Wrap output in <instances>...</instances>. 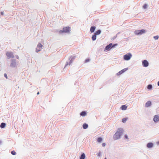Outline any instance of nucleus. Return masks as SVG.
<instances>
[{
    "instance_id": "nucleus-1",
    "label": "nucleus",
    "mask_w": 159,
    "mask_h": 159,
    "mask_svg": "<svg viewBox=\"0 0 159 159\" xmlns=\"http://www.w3.org/2000/svg\"><path fill=\"white\" fill-rule=\"evenodd\" d=\"M123 133V130L121 129H119L115 133L113 137L114 140L118 139L120 138V136Z\"/></svg>"
},
{
    "instance_id": "nucleus-2",
    "label": "nucleus",
    "mask_w": 159,
    "mask_h": 159,
    "mask_svg": "<svg viewBox=\"0 0 159 159\" xmlns=\"http://www.w3.org/2000/svg\"><path fill=\"white\" fill-rule=\"evenodd\" d=\"M132 55L130 53H128L124 55L123 57L124 59L125 60H129L131 57Z\"/></svg>"
},
{
    "instance_id": "nucleus-3",
    "label": "nucleus",
    "mask_w": 159,
    "mask_h": 159,
    "mask_svg": "<svg viewBox=\"0 0 159 159\" xmlns=\"http://www.w3.org/2000/svg\"><path fill=\"white\" fill-rule=\"evenodd\" d=\"M70 27H65L62 30H60L59 33H61L62 32L68 33L70 32Z\"/></svg>"
},
{
    "instance_id": "nucleus-4",
    "label": "nucleus",
    "mask_w": 159,
    "mask_h": 159,
    "mask_svg": "<svg viewBox=\"0 0 159 159\" xmlns=\"http://www.w3.org/2000/svg\"><path fill=\"white\" fill-rule=\"evenodd\" d=\"M145 32V30H136L135 31L134 33L135 34L138 35L139 34H142Z\"/></svg>"
},
{
    "instance_id": "nucleus-5",
    "label": "nucleus",
    "mask_w": 159,
    "mask_h": 159,
    "mask_svg": "<svg viewBox=\"0 0 159 159\" xmlns=\"http://www.w3.org/2000/svg\"><path fill=\"white\" fill-rule=\"evenodd\" d=\"M6 55L9 58H14V57L13 53L12 52H7L6 53Z\"/></svg>"
},
{
    "instance_id": "nucleus-6",
    "label": "nucleus",
    "mask_w": 159,
    "mask_h": 159,
    "mask_svg": "<svg viewBox=\"0 0 159 159\" xmlns=\"http://www.w3.org/2000/svg\"><path fill=\"white\" fill-rule=\"evenodd\" d=\"M43 45L41 44V43H39L37 47L36 48V52H38L39 51H40L43 47Z\"/></svg>"
},
{
    "instance_id": "nucleus-7",
    "label": "nucleus",
    "mask_w": 159,
    "mask_h": 159,
    "mask_svg": "<svg viewBox=\"0 0 159 159\" xmlns=\"http://www.w3.org/2000/svg\"><path fill=\"white\" fill-rule=\"evenodd\" d=\"M127 70V69L126 68H125L121 70H120V71L118 73H117V75L118 76L120 75L123 73L124 72H125Z\"/></svg>"
},
{
    "instance_id": "nucleus-8",
    "label": "nucleus",
    "mask_w": 159,
    "mask_h": 159,
    "mask_svg": "<svg viewBox=\"0 0 159 159\" xmlns=\"http://www.w3.org/2000/svg\"><path fill=\"white\" fill-rule=\"evenodd\" d=\"M112 43H110L105 48V49L106 50H109L111 49L112 47H114V46L115 45H114L112 47Z\"/></svg>"
},
{
    "instance_id": "nucleus-9",
    "label": "nucleus",
    "mask_w": 159,
    "mask_h": 159,
    "mask_svg": "<svg viewBox=\"0 0 159 159\" xmlns=\"http://www.w3.org/2000/svg\"><path fill=\"white\" fill-rule=\"evenodd\" d=\"M148 62L146 60H144L143 62V65L144 67H147L148 66Z\"/></svg>"
},
{
    "instance_id": "nucleus-10",
    "label": "nucleus",
    "mask_w": 159,
    "mask_h": 159,
    "mask_svg": "<svg viewBox=\"0 0 159 159\" xmlns=\"http://www.w3.org/2000/svg\"><path fill=\"white\" fill-rule=\"evenodd\" d=\"M153 120L155 122H157L159 120V116L157 115H155L154 116Z\"/></svg>"
},
{
    "instance_id": "nucleus-11",
    "label": "nucleus",
    "mask_w": 159,
    "mask_h": 159,
    "mask_svg": "<svg viewBox=\"0 0 159 159\" xmlns=\"http://www.w3.org/2000/svg\"><path fill=\"white\" fill-rule=\"evenodd\" d=\"M153 146V144L152 143H149L147 144V146L148 148H152Z\"/></svg>"
},
{
    "instance_id": "nucleus-12",
    "label": "nucleus",
    "mask_w": 159,
    "mask_h": 159,
    "mask_svg": "<svg viewBox=\"0 0 159 159\" xmlns=\"http://www.w3.org/2000/svg\"><path fill=\"white\" fill-rule=\"evenodd\" d=\"M151 102L150 101H148L145 104V106L146 107H148L151 106Z\"/></svg>"
},
{
    "instance_id": "nucleus-13",
    "label": "nucleus",
    "mask_w": 159,
    "mask_h": 159,
    "mask_svg": "<svg viewBox=\"0 0 159 159\" xmlns=\"http://www.w3.org/2000/svg\"><path fill=\"white\" fill-rule=\"evenodd\" d=\"M96 29V27L95 26H92L90 29V31L91 33H93L95 29Z\"/></svg>"
},
{
    "instance_id": "nucleus-14",
    "label": "nucleus",
    "mask_w": 159,
    "mask_h": 159,
    "mask_svg": "<svg viewBox=\"0 0 159 159\" xmlns=\"http://www.w3.org/2000/svg\"><path fill=\"white\" fill-rule=\"evenodd\" d=\"M121 109L123 110H125L127 109V107L125 105H123L121 107Z\"/></svg>"
},
{
    "instance_id": "nucleus-15",
    "label": "nucleus",
    "mask_w": 159,
    "mask_h": 159,
    "mask_svg": "<svg viewBox=\"0 0 159 159\" xmlns=\"http://www.w3.org/2000/svg\"><path fill=\"white\" fill-rule=\"evenodd\" d=\"M16 65V62H12L10 66L12 67H15Z\"/></svg>"
},
{
    "instance_id": "nucleus-16",
    "label": "nucleus",
    "mask_w": 159,
    "mask_h": 159,
    "mask_svg": "<svg viewBox=\"0 0 159 159\" xmlns=\"http://www.w3.org/2000/svg\"><path fill=\"white\" fill-rule=\"evenodd\" d=\"M96 35L95 34H94L93 35L92 37V39L93 41L95 40L96 39Z\"/></svg>"
},
{
    "instance_id": "nucleus-17",
    "label": "nucleus",
    "mask_w": 159,
    "mask_h": 159,
    "mask_svg": "<svg viewBox=\"0 0 159 159\" xmlns=\"http://www.w3.org/2000/svg\"><path fill=\"white\" fill-rule=\"evenodd\" d=\"M86 113L84 111H83L80 114V115H81V116H86Z\"/></svg>"
},
{
    "instance_id": "nucleus-18",
    "label": "nucleus",
    "mask_w": 159,
    "mask_h": 159,
    "mask_svg": "<svg viewBox=\"0 0 159 159\" xmlns=\"http://www.w3.org/2000/svg\"><path fill=\"white\" fill-rule=\"evenodd\" d=\"M101 31L100 30H98L95 33V34L96 35H98L100 34L101 33Z\"/></svg>"
},
{
    "instance_id": "nucleus-19",
    "label": "nucleus",
    "mask_w": 159,
    "mask_h": 159,
    "mask_svg": "<svg viewBox=\"0 0 159 159\" xmlns=\"http://www.w3.org/2000/svg\"><path fill=\"white\" fill-rule=\"evenodd\" d=\"M6 125L5 123H2L0 125V127L1 128H4Z\"/></svg>"
},
{
    "instance_id": "nucleus-20",
    "label": "nucleus",
    "mask_w": 159,
    "mask_h": 159,
    "mask_svg": "<svg viewBox=\"0 0 159 159\" xmlns=\"http://www.w3.org/2000/svg\"><path fill=\"white\" fill-rule=\"evenodd\" d=\"M85 158V155L84 153H83L81 154L80 159H84Z\"/></svg>"
},
{
    "instance_id": "nucleus-21",
    "label": "nucleus",
    "mask_w": 159,
    "mask_h": 159,
    "mask_svg": "<svg viewBox=\"0 0 159 159\" xmlns=\"http://www.w3.org/2000/svg\"><path fill=\"white\" fill-rule=\"evenodd\" d=\"M83 127L84 129H86L88 127V125L87 124L85 123L83 125Z\"/></svg>"
},
{
    "instance_id": "nucleus-22",
    "label": "nucleus",
    "mask_w": 159,
    "mask_h": 159,
    "mask_svg": "<svg viewBox=\"0 0 159 159\" xmlns=\"http://www.w3.org/2000/svg\"><path fill=\"white\" fill-rule=\"evenodd\" d=\"M102 138L101 137L98 138L97 139V141L99 143L101 142L102 141Z\"/></svg>"
},
{
    "instance_id": "nucleus-23",
    "label": "nucleus",
    "mask_w": 159,
    "mask_h": 159,
    "mask_svg": "<svg viewBox=\"0 0 159 159\" xmlns=\"http://www.w3.org/2000/svg\"><path fill=\"white\" fill-rule=\"evenodd\" d=\"M128 118H125L123 119L122 120V121L123 123H125L126 122V120H127Z\"/></svg>"
},
{
    "instance_id": "nucleus-24",
    "label": "nucleus",
    "mask_w": 159,
    "mask_h": 159,
    "mask_svg": "<svg viewBox=\"0 0 159 159\" xmlns=\"http://www.w3.org/2000/svg\"><path fill=\"white\" fill-rule=\"evenodd\" d=\"M75 56H73H73H71L70 57V58H71V59L70 61V64L72 62L73 60L74 59H75Z\"/></svg>"
},
{
    "instance_id": "nucleus-25",
    "label": "nucleus",
    "mask_w": 159,
    "mask_h": 159,
    "mask_svg": "<svg viewBox=\"0 0 159 159\" xmlns=\"http://www.w3.org/2000/svg\"><path fill=\"white\" fill-rule=\"evenodd\" d=\"M152 85H151V84H149L148 85V87H147V88L148 89H152Z\"/></svg>"
},
{
    "instance_id": "nucleus-26",
    "label": "nucleus",
    "mask_w": 159,
    "mask_h": 159,
    "mask_svg": "<svg viewBox=\"0 0 159 159\" xmlns=\"http://www.w3.org/2000/svg\"><path fill=\"white\" fill-rule=\"evenodd\" d=\"M147 7V5L146 4H145L143 6V8L144 9H146Z\"/></svg>"
},
{
    "instance_id": "nucleus-27",
    "label": "nucleus",
    "mask_w": 159,
    "mask_h": 159,
    "mask_svg": "<svg viewBox=\"0 0 159 159\" xmlns=\"http://www.w3.org/2000/svg\"><path fill=\"white\" fill-rule=\"evenodd\" d=\"M11 153L13 155H15L16 154V152L15 151H12Z\"/></svg>"
},
{
    "instance_id": "nucleus-28",
    "label": "nucleus",
    "mask_w": 159,
    "mask_h": 159,
    "mask_svg": "<svg viewBox=\"0 0 159 159\" xmlns=\"http://www.w3.org/2000/svg\"><path fill=\"white\" fill-rule=\"evenodd\" d=\"M159 37L158 36H155L154 37V38L156 40L157 39H158Z\"/></svg>"
},
{
    "instance_id": "nucleus-29",
    "label": "nucleus",
    "mask_w": 159,
    "mask_h": 159,
    "mask_svg": "<svg viewBox=\"0 0 159 159\" xmlns=\"http://www.w3.org/2000/svg\"><path fill=\"white\" fill-rule=\"evenodd\" d=\"M102 145L103 147H105L106 146V143H103L102 144Z\"/></svg>"
},
{
    "instance_id": "nucleus-30",
    "label": "nucleus",
    "mask_w": 159,
    "mask_h": 159,
    "mask_svg": "<svg viewBox=\"0 0 159 159\" xmlns=\"http://www.w3.org/2000/svg\"><path fill=\"white\" fill-rule=\"evenodd\" d=\"M101 152H99L98 154V156H100L101 155Z\"/></svg>"
},
{
    "instance_id": "nucleus-31",
    "label": "nucleus",
    "mask_w": 159,
    "mask_h": 159,
    "mask_svg": "<svg viewBox=\"0 0 159 159\" xmlns=\"http://www.w3.org/2000/svg\"><path fill=\"white\" fill-rule=\"evenodd\" d=\"M4 76L7 79V75L6 74H4Z\"/></svg>"
},
{
    "instance_id": "nucleus-32",
    "label": "nucleus",
    "mask_w": 159,
    "mask_h": 159,
    "mask_svg": "<svg viewBox=\"0 0 159 159\" xmlns=\"http://www.w3.org/2000/svg\"><path fill=\"white\" fill-rule=\"evenodd\" d=\"M89 61V59H87L86 60L85 62H88Z\"/></svg>"
},
{
    "instance_id": "nucleus-33",
    "label": "nucleus",
    "mask_w": 159,
    "mask_h": 159,
    "mask_svg": "<svg viewBox=\"0 0 159 159\" xmlns=\"http://www.w3.org/2000/svg\"><path fill=\"white\" fill-rule=\"evenodd\" d=\"M125 137L126 139H127L128 138L127 135H125Z\"/></svg>"
},
{
    "instance_id": "nucleus-34",
    "label": "nucleus",
    "mask_w": 159,
    "mask_h": 159,
    "mask_svg": "<svg viewBox=\"0 0 159 159\" xmlns=\"http://www.w3.org/2000/svg\"><path fill=\"white\" fill-rule=\"evenodd\" d=\"M16 57L17 59H19V56L18 55L16 56Z\"/></svg>"
},
{
    "instance_id": "nucleus-35",
    "label": "nucleus",
    "mask_w": 159,
    "mask_h": 159,
    "mask_svg": "<svg viewBox=\"0 0 159 159\" xmlns=\"http://www.w3.org/2000/svg\"><path fill=\"white\" fill-rule=\"evenodd\" d=\"M157 144H159V141L157 142Z\"/></svg>"
},
{
    "instance_id": "nucleus-36",
    "label": "nucleus",
    "mask_w": 159,
    "mask_h": 159,
    "mask_svg": "<svg viewBox=\"0 0 159 159\" xmlns=\"http://www.w3.org/2000/svg\"><path fill=\"white\" fill-rule=\"evenodd\" d=\"M1 14L2 15H3V12H1Z\"/></svg>"
},
{
    "instance_id": "nucleus-37",
    "label": "nucleus",
    "mask_w": 159,
    "mask_h": 159,
    "mask_svg": "<svg viewBox=\"0 0 159 159\" xmlns=\"http://www.w3.org/2000/svg\"><path fill=\"white\" fill-rule=\"evenodd\" d=\"M157 84H158V86H159V81L158 82V83H157Z\"/></svg>"
},
{
    "instance_id": "nucleus-38",
    "label": "nucleus",
    "mask_w": 159,
    "mask_h": 159,
    "mask_svg": "<svg viewBox=\"0 0 159 159\" xmlns=\"http://www.w3.org/2000/svg\"><path fill=\"white\" fill-rule=\"evenodd\" d=\"M37 94H39V92H38L37 93Z\"/></svg>"
},
{
    "instance_id": "nucleus-39",
    "label": "nucleus",
    "mask_w": 159,
    "mask_h": 159,
    "mask_svg": "<svg viewBox=\"0 0 159 159\" xmlns=\"http://www.w3.org/2000/svg\"><path fill=\"white\" fill-rule=\"evenodd\" d=\"M67 65H68V64H67L66 65V66H65V67Z\"/></svg>"
},
{
    "instance_id": "nucleus-40",
    "label": "nucleus",
    "mask_w": 159,
    "mask_h": 159,
    "mask_svg": "<svg viewBox=\"0 0 159 159\" xmlns=\"http://www.w3.org/2000/svg\"><path fill=\"white\" fill-rule=\"evenodd\" d=\"M105 159H107V158H106V157H105Z\"/></svg>"
}]
</instances>
